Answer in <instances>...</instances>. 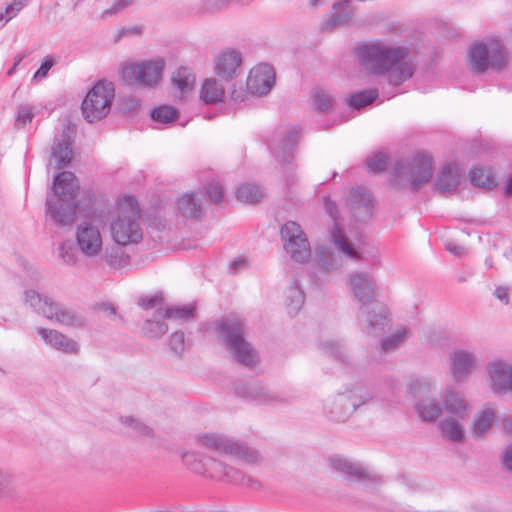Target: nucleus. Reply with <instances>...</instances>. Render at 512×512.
Returning a JSON list of instances; mask_svg holds the SVG:
<instances>
[{
    "label": "nucleus",
    "instance_id": "58836bf2",
    "mask_svg": "<svg viewBox=\"0 0 512 512\" xmlns=\"http://www.w3.org/2000/svg\"><path fill=\"white\" fill-rule=\"evenodd\" d=\"M353 15V9L349 1H343L333 6V11L327 21V27L333 28L347 23Z\"/></svg>",
    "mask_w": 512,
    "mask_h": 512
},
{
    "label": "nucleus",
    "instance_id": "774afa93",
    "mask_svg": "<svg viewBox=\"0 0 512 512\" xmlns=\"http://www.w3.org/2000/svg\"><path fill=\"white\" fill-rule=\"evenodd\" d=\"M502 431L505 435L512 437V415H506L501 419Z\"/></svg>",
    "mask_w": 512,
    "mask_h": 512
},
{
    "label": "nucleus",
    "instance_id": "423d86ee",
    "mask_svg": "<svg viewBox=\"0 0 512 512\" xmlns=\"http://www.w3.org/2000/svg\"><path fill=\"white\" fill-rule=\"evenodd\" d=\"M433 169L432 156L424 152H417L396 162L393 185L397 188L417 190L431 179Z\"/></svg>",
    "mask_w": 512,
    "mask_h": 512
},
{
    "label": "nucleus",
    "instance_id": "a18cd8bd",
    "mask_svg": "<svg viewBox=\"0 0 512 512\" xmlns=\"http://www.w3.org/2000/svg\"><path fill=\"white\" fill-rule=\"evenodd\" d=\"M263 196V191L255 184H243L237 190L238 200L250 204L259 202Z\"/></svg>",
    "mask_w": 512,
    "mask_h": 512
},
{
    "label": "nucleus",
    "instance_id": "2eb2a0df",
    "mask_svg": "<svg viewBox=\"0 0 512 512\" xmlns=\"http://www.w3.org/2000/svg\"><path fill=\"white\" fill-rule=\"evenodd\" d=\"M487 383L496 395L512 392V363L502 357L490 360L486 365Z\"/></svg>",
    "mask_w": 512,
    "mask_h": 512
},
{
    "label": "nucleus",
    "instance_id": "79ce46f5",
    "mask_svg": "<svg viewBox=\"0 0 512 512\" xmlns=\"http://www.w3.org/2000/svg\"><path fill=\"white\" fill-rule=\"evenodd\" d=\"M158 317L167 319V321H188L194 318V307L191 305L185 307L159 308Z\"/></svg>",
    "mask_w": 512,
    "mask_h": 512
},
{
    "label": "nucleus",
    "instance_id": "5fc2aeb1",
    "mask_svg": "<svg viewBox=\"0 0 512 512\" xmlns=\"http://www.w3.org/2000/svg\"><path fill=\"white\" fill-rule=\"evenodd\" d=\"M334 99L324 89H316L314 93V107L318 111H326L333 105Z\"/></svg>",
    "mask_w": 512,
    "mask_h": 512
},
{
    "label": "nucleus",
    "instance_id": "4468645a",
    "mask_svg": "<svg viewBox=\"0 0 512 512\" xmlns=\"http://www.w3.org/2000/svg\"><path fill=\"white\" fill-rule=\"evenodd\" d=\"M449 372L457 383L465 382L481 364L475 350L456 348L449 353Z\"/></svg>",
    "mask_w": 512,
    "mask_h": 512
},
{
    "label": "nucleus",
    "instance_id": "6e6552de",
    "mask_svg": "<svg viewBox=\"0 0 512 512\" xmlns=\"http://www.w3.org/2000/svg\"><path fill=\"white\" fill-rule=\"evenodd\" d=\"M195 441L203 449L230 455L245 463H256L260 459L259 452L246 442L221 433L201 432L195 436Z\"/></svg>",
    "mask_w": 512,
    "mask_h": 512
},
{
    "label": "nucleus",
    "instance_id": "f8f14e48",
    "mask_svg": "<svg viewBox=\"0 0 512 512\" xmlns=\"http://www.w3.org/2000/svg\"><path fill=\"white\" fill-rule=\"evenodd\" d=\"M114 85L112 82L99 81L87 93L82 102L84 118L94 123L106 117L114 99Z\"/></svg>",
    "mask_w": 512,
    "mask_h": 512
},
{
    "label": "nucleus",
    "instance_id": "7c9ffc66",
    "mask_svg": "<svg viewBox=\"0 0 512 512\" xmlns=\"http://www.w3.org/2000/svg\"><path fill=\"white\" fill-rule=\"evenodd\" d=\"M461 420L456 416L441 418L438 427L442 435L451 442L462 443L465 439V430Z\"/></svg>",
    "mask_w": 512,
    "mask_h": 512
},
{
    "label": "nucleus",
    "instance_id": "aec40b11",
    "mask_svg": "<svg viewBox=\"0 0 512 512\" xmlns=\"http://www.w3.org/2000/svg\"><path fill=\"white\" fill-rule=\"evenodd\" d=\"M44 312L46 319L69 328H82L86 323L85 317L81 313L57 301L50 304V307Z\"/></svg>",
    "mask_w": 512,
    "mask_h": 512
},
{
    "label": "nucleus",
    "instance_id": "2f4dec72",
    "mask_svg": "<svg viewBox=\"0 0 512 512\" xmlns=\"http://www.w3.org/2000/svg\"><path fill=\"white\" fill-rule=\"evenodd\" d=\"M462 169L456 163H449L443 167L438 179L437 187L441 192H451L460 184Z\"/></svg>",
    "mask_w": 512,
    "mask_h": 512
},
{
    "label": "nucleus",
    "instance_id": "5701e85b",
    "mask_svg": "<svg viewBox=\"0 0 512 512\" xmlns=\"http://www.w3.org/2000/svg\"><path fill=\"white\" fill-rule=\"evenodd\" d=\"M248 396L259 404L271 406L286 405L291 402V397L285 391L272 389L261 384L251 385L248 388Z\"/></svg>",
    "mask_w": 512,
    "mask_h": 512
},
{
    "label": "nucleus",
    "instance_id": "c85d7f7f",
    "mask_svg": "<svg viewBox=\"0 0 512 512\" xmlns=\"http://www.w3.org/2000/svg\"><path fill=\"white\" fill-rule=\"evenodd\" d=\"M204 196L200 191L182 194L176 202L178 213L185 218H197L202 214Z\"/></svg>",
    "mask_w": 512,
    "mask_h": 512
},
{
    "label": "nucleus",
    "instance_id": "bf43d9fd",
    "mask_svg": "<svg viewBox=\"0 0 512 512\" xmlns=\"http://www.w3.org/2000/svg\"><path fill=\"white\" fill-rule=\"evenodd\" d=\"M170 349L176 353L181 354L185 349V336L181 331L174 332L169 338Z\"/></svg>",
    "mask_w": 512,
    "mask_h": 512
},
{
    "label": "nucleus",
    "instance_id": "c9c22d12",
    "mask_svg": "<svg viewBox=\"0 0 512 512\" xmlns=\"http://www.w3.org/2000/svg\"><path fill=\"white\" fill-rule=\"evenodd\" d=\"M284 305L290 314H296L304 304V293L294 281L284 292Z\"/></svg>",
    "mask_w": 512,
    "mask_h": 512
},
{
    "label": "nucleus",
    "instance_id": "8fccbe9b",
    "mask_svg": "<svg viewBox=\"0 0 512 512\" xmlns=\"http://www.w3.org/2000/svg\"><path fill=\"white\" fill-rule=\"evenodd\" d=\"M324 350L327 355L334 357L335 359H338L342 362L347 361L349 358L346 347L339 341L331 340L325 342Z\"/></svg>",
    "mask_w": 512,
    "mask_h": 512
},
{
    "label": "nucleus",
    "instance_id": "c03bdc74",
    "mask_svg": "<svg viewBox=\"0 0 512 512\" xmlns=\"http://www.w3.org/2000/svg\"><path fill=\"white\" fill-rule=\"evenodd\" d=\"M280 233L284 244H287L288 242H297L300 239H307L306 233L295 221L286 222L282 226Z\"/></svg>",
    "mask_w": 512,
    "mask_h": 512
},
{
    "label": "nucleus",
    "instance_id": "473e14b6",
    "mask_svg": "<svg viewBox=\"0 0 512 512\" xmlns=\"http://www.w3.org/2000/svg\"><path fill=\"white\" fill-rule=\"evenodd\" d=\"M195 81V75L185 67L177 69L172 75V83L179 91L180 97L187 96L193 90Z\"/></svg>",
    "mask_w": 512,
    "mask_h": 512
},
{
    "label": "nucleus",
    "instance_id": "a878e982",
    "mask_svg": "<svg viewBox=\"0 0 512 512\" xmlns=\"http://www.w3.org/2000/svg\"><path fill=\"white\" fill-rule=\"evenodd\" d=\"M242 61L241 53L233 49L221 51L215 60V72L225 80L232 79Z\"/></svg>",
    "mask_w": 512,
    "mask_h": 512
},
{
    "label": "nucleus",
    "instance_id": "0e129e2a",
    "mask_svg": "<svg viewBox=\"0 0 512 512\" xmlns=\"http://www.w3.org/2000/svg\"><path fill=\"white\" fill-rule=\"evenodd\" d=\"M207 193L209 198L215 203H219L223 199V189L218 182L210 183L207 187Z\"/></svg>",
    "mask_w": 512,
    "mask_h": 512
},
{
    "label": "nucleus",
    "instance_id": "4d7b16f0",
    "mask_svg": "<svg viewBox=\"0 0 512 512\" xmlns=\"http://www.w3.org/2000/svg\"><path fill=\"white\" fill-rule=\"evenodd\" d=\"M387 166V156L381 152L375 153L367 159V167L371 172H380Z\"/></svg>",
    "mask_w": 512,
    "mask_h": 512
},
{
    "label": "nucleus",
    "instance_id": "ea45409f",
    "mask_svg": "<svg viewBox=\"0 0 512 512\" xmlns=\"http://www.w3.org/2000/svg\"><path fill=\"white\" fill-rule=\"evenodd\" d=\"M284 249L290 254L294 261L299 263H304L311 257V247L308 239H300L297 242H288L287 244H284Z\"/></svg>",
    "mask_w": 512,
    "mask_h": 512
},
{
    "label": "nucleus",
    "instance_id": "4be33fe9",
    "mask_svg": "<svg viewBox=\"0 0 512 512\" xmlns=\"http://www.w3.org/2000/svg\"><path fill=\"white\" fill-rule=\"evenodd\" d=\"M323 411L334 422H344L354 413L345 391L327 397L323 401Z\"/></svg>",
    "mask_w": 512,
    "mask_h": 512
},
{
    "label": "nucleus",
    "instance_id": "bb28decb",
    "mask_svg": "<svg viewBox=\"0 0 512 512\" xmlns=\"http://www.w3.org/2000/svg\"><path fill=\"white\" fill-rule=\"evenodd\" d=\"M443 409L450 416H456L460 419H465L471 413V406L464 394L453 389L444 392Z\"/></svg>",
    "mask_w": 512,
    "mask_h": 512
},
{
    "label": "nucleus",
    "instance_id": "20e7f679",
    "mask_svg": "<svg viewBox=\"0 0 512 512\" xmlns=\"http://www.w3.org/2000/svg\"><path fill=\"white\" fill-rule=\"evenodd\" d=\"M218 339L223 343L232 359L243 366L253 367L258 355L245 339L244 325L235 318H228L216 323Z\"/></svg>",
    "mask_w": 512,
    "mask_h": 512
},
{
    "label": "nucleus",
    "instance_id": "cd10ccee",
    "mask_svg": "<svg viewBox=\"0 0 512 512\" xmlns=\"http://www.w3.org/2000/svg\"><path fill=\"white\" fill-rule=\"evenodd\" d=\"M495 418L496 412L489 405H485L477 410L470 425L472 437L474 439L484 438L491 431Z\"/></svg>",
    "mask_w": 512,
    "mask_h": 512
},
{
    "label": "nucleus",
    "instance_id": "052dcab7",
    "mask_svg": "<svg viewBox=\"0 0 512 512\" xmlns=\"http://www.w3.org/2000/svg\"><path fill=\"white\" fill-rule=\"evenodd\" d=\"M499 459L503 470L512 473V443L503 448Z\"/></svg>",
    "mask_w": 512,
    "mask_h": 512
},
{
    "label": "nucleus",
    "instance_id": "dca6fc26",
    "mask_svg": "<svg viewBox=\"0 0 512 512\" xmlns=\"http://www.w3.org/2000/svg\"><path fill=\"white\" fill-rule=\"evenodd\" d=\"M298 140L299 130L296 127H284L276 131L271 142V149L279 164H292L293 149Z\"/></svg>",
    "mask_w": 512,
    "mask_h": 512
},
{
    "label": "nucleus",
    "instance_id": "338daca9",
    "mask_svg": "<svg viewBox=\"0 0 512 512\" xmlns=\"http://www.w3.org/2000/svg\"><path fill=\"white\" fill-rule=\"evenodd\" d=\"M494 296L502 303L508 304L509 302V289L504 286H498L494 291Z\"/></svg>",
    "mask_w": 512,
    "mask_h": 512
},
{
    "label": "nucleus",
    "instance_id": "ddd939ff",
    "mask_svg": "<svg viewBox=\"0 0 512 512\" xmlns=\"http://www.w3.org/2000/svg\"><path fill=\"white\" fill-rule=\"evenodd\" d=\"M347 288L358 312L369 308L376 300L377 284L373 277L365 272H353L347 278Z\"/></svg>",
    "mask_w": 512,
    "mask_h": 512
},
{
    "label": "nucleus",
    "instance_id": "a19ab883",
    "mask_svg": "<svg viewBox=\"0 0 512 512\" xmlns=\"http://www.w3.org/2000/svg\"><path fill=\"white\" fill-rule=\"evenodd\" d=\"M167 319L158 317V309L143 325V332L148 338H160L168 331Z\"/></svg>",
    "mask_w": 512,
    "mask_h": 512
},
{
    "label": "nucleus",
    "instance_id": "a211bd4d",
    "mask_svg": "<svg viewBox=\"0 0 512 512\" xmlns=\"http://www.w3.org/2000/svg\"><path fill=\"white\" fill-rule=\"evenodd\" d=\"M347 206L352 217L360 222L371 218L374 207L370 192L363 186L351 188L347 197Z\"/></svg>",
    "mask_w": 512,
    "mask_h": 512
},
{
    "label": "nucleus",
    "instance_id": "39448f33",
    "mask_svg": "<svg viewBox=\"0 0 512 512\" xmlns=\"http://www.w3.org/2000/svg\"><path fill=\"white\" fill-rule=\"evenodd\" d=\"M509 62L508 53L503 42L496 37H486L474 42L467 54V67L473 73L499 71Z\"/></svg>",
    "mask_w": 512,
    "mask_h": 512
},
{
    "label": "nucleus",
    "instance_id": "7ed1b4c3",
    "mask_svg": "<svg viewBox=\"0 0 512 512\" xmlns=\"http://www.w3.org/2000/svg\"><path fill=\"white\" fill-rule=\"evenodd\" d=\"M55 198H48L46 213L61 227L73 223L77 210L75 199L79 191L76 177L69 171L59 173L53 183Z\"/></svg>",
    "mask_w": 512,
    "mask_h": 512
},
{
    "label": "nucleus",
    "instance_id": "49530a36",
    "mask_svg": "<svg viewBox=\"0 0 512 512\" xmlns=\"http://www.w3.org/2000/svg\"><path fill=\"white\" fill-rule=\"evenodd\" d=\"M34 108L28 104H21L15 110L14 126L17 129L24 128L27 124L31 123L34 118Z\"/></svg>",
    "mask_w": 512,
    "mask_h": 512
},
{
    "label": "nucleus",
    "instance_id": "f3484780",
    "mask_svg": "<svg viewBox=\"0 0 512 512\" xmlns=\"http://www.w3.org/2000/svg\"><path fill=\"white\" fill-rule=\"evenodd\" d=\"M328 465L333 471L345 476L349 480L361 481L366 485L379 482V479L371 475L367 468L361 463L355 462L345 456L333 455L329 457Z\"/></svg>",
    "mask_w": 512,
    "mask_h": 512
},
{
    "label": "nucleus",
    "instance_id": "f03ea898",
    "mask_svg": "<svg viewBox=\"0 0 512 512\" xmlns=\"http://www.w3.org/2000/svg\"><path fill=\"white\" fill-rule=\"evenodd\" d=\"M111 240L120 247L139 244L144 236L142 213L134 196L119 195L108 212Z\"/></svg>",
    "mask_w": 512,
    "mask_h": 512
},
{
    "label": "nucleus",
    "instance_id": "e433bc0d",
    "mask_svg": "<svg viewBox=\"0 0 512 512\" xmlns=\"http://www.w3.org/2000/svg\"><path fill=\"white\" fill-rule=\"evenodd\" d=\"M345 393L354 412L362 406L372 404L376 398L375 393L371 389L363 386L346 390Z\"/></svg>",
    "mask_w": 512,
    "mask_h": 512
},
{
    "label": "nucleus",
    "instance_id": "69168bd1",
    "mask_svg": "<svg viewBox=\"0 0 512 512\" xmlns=\"http://www.w3.org/2000/svg\"><path fill=\"white\" fill-rule=\"evenodd\" d=\"M162 303V297L161 296H153L150 298L143 299L140 303V305L146 309H152L160 306Z\"/></svg>",
    "mask_w": 512,
    "mask_h": 512
},
{
    "label": "nucleus",
    "instance_id": "f257e3e1",
    "mask_svg": "<svg viewBox=\"0 0 512 512\" xmlns=\"http://www.w3.org/2000/svg\"><path fill=\"white\" fill-rule=\"evenodd\" d=\"M356 56L369 74L383 75L392 85L398 86L410 79L415 70L409 49L377 41L359 46Z\"/></svg>",
    "mask_w": 512,
    "mask_h": 512
},
{
    "label": "nucleus",
    "instance_id": "b1692460",
    "mask_svg": "<svg viewBox=\"0 0 512 512\" xmlns=\"http://www.w3.org/2000/svg\"><path fill=\"white\" fill-rule=\"evenodd\" d=\"M73 157L70 138L63 134L56 137L51 147V154L47 163V170H58L70 164Z\"/></svg>",
    "mask_w": 512,
    "mask_h": 512
},
{
    "label": "nucleus",
    "instance_id": "9d476101",
    "mask_svg": "<svg viewBox=\"0 0 512 512\" xmlns=\"http://www.w3.org/2000/svg\"><path fill=\"white\" fill-rule=\"evenodd\" d=\"M164 66L163 60L126 62L120 66V76L127 85L152 88L161 81Z\"/></svg>",
    "mask_w": 512,
    "mask_h": 512
},
{
    "label": "nucleus",
    "instance_id": "de8ad7c7",
    "mask_svg": "<svg viewBox=\"0 0 512 512\" xmlns=\"http://www.w3.org/2000/svg\"><path fill=\"white\" fill-rule=\"evenodd\" d=\"M151 117L158 123L167 124L177 118V111L171 106L163 105L155 108L151 112Z\"/></svg>",
    "mask_w": 512,
    "mask_h": 512
},
{
    "label": "nucleus",
    "instance_id": "c756f323",
    "mask_svg": "<svg viewBox=\"0 0 512 512\" xmlns=\"http://www.w3.org/2000/svg\"><path fill=\"white\" fill-rule=\"evenodd\" d=\"M358 319L368 333L371 334L382 332L389 322L386 311L383 308L373 309L372 311L366 308L362 312H358Z\"/></svg>",
    "mask_w": 512,
    "mask_h": 512
},
{
    "label": "nucleus",
    "instance_id": "9b49d317",
    "mask_svg": "<svg viewBox=\"0 0 512 512\" xmlns=\"http://www.w3.org/2000/svg\"><path fill=\"white\" fill-rule=\"evenodd\" d=\"M181 459L183 464L189 469L206 477L236 483L244 480L242 474L233 467L212 458H208L203 461L200 455L196 452H182Z\"/></svg>",
    "mask_w": 512,
    "mask_h": 512
},
{
    "label": "nucleus",
    "instance_id": "e2e57ef3",
    "mask_svg": "<svg viewBox=\"0 0 512 512\" xmlns=\"http://www.w3.org/2000/svg\"><path fill=\"white\" fill-rule=\"evenodd\" d=\"M11 476L0 468V500L10 494Z\"/></svg>",
    "mask_w": 512,
    "mask_h": 512
},
{
    "label": "nucleus",
    "instance_id": "680f3d73",
    "mask_svg": "<svg viewBox=\"0 0 512 512\" xmlns=\"http://www.w3.org/2000/svg\"><path fill=\"white\" fill-rule=\"evenodd\" d=\"M133 2L134 0H116L110 8L102 12L101 17L107 18L109 16H112L118 13L119 11L129 7Z\"/></svg>",
    "mask_w": 512,
    "mask_h": 512
},
{
    "label": "nucleus",
    "instance_id": "72a5a7b5",
    "mask_svg": "<svg viewBox=\"0 0 512 512\" xmlns=\"http://www.w3.org/2000/svg\"><path fill=\"white\" fill-rule=\"evenodd\" d=\"M225 89L215 78L206 79L200 91V98L207 104L220 102L224 97Z\"/></svg>",
    "mask_w": 512,
    "mask_h": 512
},
{
    "label": "nucleus",
    "instance_id": "09e8293b",
    "mask_svg": "<svg viewBox=\"0 0 512 512\" xmlns=\"http://www.w3.org/2000/svg\"><path fill=\"white\" fill-rule=\"evenodd\" d=\"M30 0H12L4 10L0 13V22L4 21L2 26L15 18L18 13L29 3Z\"/></svg>",
    "mask_w": 512,
    "mask_h": 512
},
{
    "label": "nucleus",
    "instance_id": "0eeeda50",
    "mask_svg": "<svg viewBox=\"0 0 512 512\" xmlns=\"http://www.w3.org/2000/svg\"><path fill=\"white\" fill-rule=\"evenodd\" d=\"M76 250L86 259L96 260L104 255L105 234L103 219L93 213L80 220L74 231Z\"/></svg>",
    "mask_w": 512,
    "mask_h": 512
},
{
    "label": "nucleus",
    "instance_id": "412c9836",
    "mask_svg": "<svg viewBox=\"0 0 512 512\" xmlns=\"http://www.w3.org/2000/svg\"><path fill=\"white\" fill-rule=\"evenodd\" d=\"M325 207L327 211L330 213L333 221H335L334 210L335 204L331 200L325 201ZM330 237L332 243L335 245L336 249L340 251L345 257L357 260L361 256V251L359 247L355 246L351 241L345 237L342 233L340 227L336 222H334L333 227L330 231Z\"/></svg>",
    "mask_w": 512,
    "mask_h": 512
},
{
    "label": "nucleus",
    "instance_id": "393cba45",
    "mask_svg": "<svg viewBox=\"0 0 512 512\" xmlns=\"http://www.w3.org/2000/svg\"><path fill=\"white\" fill-rule=\"evenodd\" d=\"M37 333L46 344L60 352L71 355L79 352L80 346L78 342L58 330L38 327Z\"/></svg>",
    "mask_w": 512,
    "mask_h": 512
},
{
    "label": "nucleus",
    "instance_id": "6ab92c4d",
    "mask_svg": "<svg viewBox=\"0 0 512 512\" xmlns=\"http://www.w3.org/2000/svg\"><path fill=\"white\" fill-rule=\"evenodd\" d=\"M275 84V72L272 66L260 64L251 69L247 78L248 90L258 96L266 95Z\"/></svg>",
    "mask_w": 512,
    "mask_h": 512
},
{
    "label": "nucleus",
    "instance_id": "f704fd0d",
    "mask_svg": "<svg viewBox=\"0 0 512 512\" xmlns=\"http://www.w3.org/2000/svg\"><path fill=\"white\" fill-rule=\"evenodd\" d=\"M24 302L36 313L45 317V312L50 304H54L55 300L47 295L40 294L35 289H25Z\"/></svg>",
    "mask_w": 512,
    "mask_h": 512
},
{
    "label": "nucleus",
    "instance_id": "6e6d98bb",
    "mask_svg": "<svg viewBox=\"0 0 512 512\" xmlns=\"http://www.w3.org/2000/svg\"><path fill=\"white\" fill-rule=\"evenodd\" d=\"M120 422L139 435H150L151 429L133 416H121Z\"/></svg>",
    "mask_w": 512,
    "mask_h": 512
},
{
    "label": "nucleus",
    "instance_id": "37998d69",
    "mask_svg": "<svg viewBox=\"0 0 512 512\" xmlns=\"http://www.w3.org/2000/svg\"><path fill=\"white\" fill-rule=\"evenodd\" d=\"M471 183L477 187L491 188L496 185L492 170L488 167H474L470 171Z\"/></svg>",
    "mask_w": 512,
    "mask_h": 512
},
{
    "label": "nucleus",
    "instance_id": "13d9d810",
    "mask_svg": "<svg viewBox=\"0 0 512 512\" xmlns=\"http://www.w3.org/2000/svg\"><path fill=\"white\" fill-rule=\"evenodd\" d=\"M56 64L55 59L52 56H46L42 59L41 66L35 72L32 77L33 81H41L46 78L49 70Z\"/></svg>",
    "mask_w": 512,
    "mask_h": 512
},
{
    "label": "nucleus",
    "instance_id": "864d4df0",
    "mask_svg": "<svg viewBox=\"0 0 512 512\" xmlns=\"http://www.w3.org/2000/svg\"><path fill=\"white\" fill-rule=\"evenodd\" d=\"M58 257L64 264L69 266H74L78 262L76 251L74 250L73 246L67 241H64L59 244Z\"/></svg>",
    "mask_w": 512,
    "mask_h": 512
},
{
    "label": "nucleus",
    "instance_id": "3c124183",
    "mask_svg": "<svg viewBox=\"0 0 512 512\" xmlns=\"http://www.w3.org/2000/svg\"><path fill=\"white\" fill-rule=\"evenodd\" d=\"M101 259H105L106 263L114 269H122L129 264V256L127 254L114 250L109 253L105 250Z\"/></svg>",
    "mask_w": 512,
    "mask_h": 512
},
{
    "label": "nucleus",
    "instance_id": "1a4fd4ad",
    "mask_svg": "<svg viewBox=\"0 0 512 512\" xmlns=\"http://www.w3.org/2000/svg\"><path fill=\"white\" fill-rule=\"evenodd\" d=\"M407 393L414 399V406L421 420L433 422L439 417L442 407L437 401L434 383L424 378L412 379Z\"/></svg>",
    "mask_w": 512,
    "mask_h": 512
},
{
    "label": "nucleus",
    "instance_id": "603ef678",
    "mask_svg": "<svg viewBox=\"0 0 512 512\" xmlns=\"http://www.w3.org/2000/svg\"><path fill=\"white\" fill-rule=\"evenodd\" d=\"M376 90L362 91L352 95L349 99V105L355 109H360L377 98Z\"/></svg>",
    "mask_w": 512,
    "mask_h": 512
},
{
    "label": "nucleus",
    "instance_id": "4c0bfd02",
    "mask_svg": "<svg viewBox=\"0 0 512 512\" xmlns=\"http://www.w3.org/2000/svg\"><path fill=\"white\" fill-rule=\"evenodd\" d=\"M409 335V329L404 325H399L390 335L382 339L381 349L384 352L394 351L408 339Z\"/></svg>",
    "mask_w": 512,
    "mask_h": 512
}]
</instances>
